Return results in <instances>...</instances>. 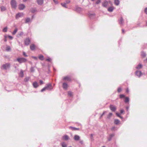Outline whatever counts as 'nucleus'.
<instances>
[{
	"label": "nucleus",
	"mask_w": 147,
	"mask_h": 147,
	"mask_svg": "<svg viewBox=\"0 0 147 147\" xmlns=\"http://www.w3.org/2000/svg\"><path fill=\"white\" fill-rule=\"evenodd\" d=\"M17 60L20 63L25 62L27 61L26 59L24 58H18L17 59Z\"/></svg>",
	"instance_id": "obj_1"
},
{
	"label": "nucleus",
	"mask_w": 147,
	"mask_h": 147,
	"mask_svg": "<svg viewBox=\"0 0 147 147\" xmlns=\"http://www.w3.org/2000/svg\"><path fill=\"white\" fill-rule=\"evenodd\" d=\"M10 67V65L9 64L7 63L3 65L1 67V68L3 69H7L9 68Z\"/></svg>",
	"instance_id": "obj_2"
},
{
	"label": "nucleus",
	"mask_w": 147,
	"mask_h": 147,
	"mask_svg": "<svg viewBox=\"0 0 147 147\" xmlns=\"http://www.w3.org/2000/svg\"><path fill=\"white\" fill-rule=\"evenodd\" d=\"M11 7L12 8L15 9L17 7L16 3L15 0H11Z\"/></svg>",
	"instance_id": "obj_3"
},
{
	"label": "nucleus",
	"mask_w": 147,
	"mask_h": 147,
	"mask_svg": "<svg viewBox=\"0 0 147 147\" xmlns=\"http://www.w3.org/2000/svg\"><path fill=\"white\" fill-rule=\"evenodd\" d=\"M45 87L46 90H51L53 89L51 84H47L46 86Z\"/></svg>",
	"instance_id": "obj_4"
},
{
	"label": "nucleus",
	"mask_w": 147,
	"mask_h": 147,
	"mask_svg": "<svg viewBox=\"0 0 147 147\" xmlns=\"http://www.w3.org/2000/svg\"><path fill=\"white\" fill-rule=\"evenodd\" d=\"M30 40L29 38H26L24 41L25 44L26 45H28L30 43Z\"/></svg>",
	"instance_id": "obj_5"
},
{
	"label": "nucleus",
	"mask_w": 147,
	"mask_h": 147,
	"mask_svg": "<svg viewBox=\"0 0 147 147\" xmlns=\"http://www.w3.org/2000/svg\"><path fill=\"white\" fill-rule=\"evenodd\" d=\"M109 107L112 111H115L116 110V107L113 105H110Z\"/></svg>",
	"instance_id": "obj_6"
},
{
	"label": "nucleus",
	"mask_w": 147,
	"mask_h": 147,
	"mask_svg": "<svg viewBox=\"0 0 147 147\" xmlns=\"http://www.w3.org/2000/svg\"><path fill=\"white\" fill-rule=\"evenodd\" d=\"M108 2L106 1H104L102 3V6L105 7H107V6Z\"/></svg>",
	"instance_id": "obj_7"
},
{
	"label": "nucleus",
	"mask_w": 147,
	"mask_h": 147,
	"mask_svg": "<svg viewBox=\"0 0 147 147\" xmlns=\"http://www.w3.org/2000/svg\"><path fill=\"white\" fill-rule=\"evenodd\" d=\"M23 15V14L22 13H19L17 14L16 15V19L19 18L22 16Z\"/></svg>",
	"instance_id": "obj_8"
},
{
	"label": "nucleus",
	"mask_w": 147,
	"mask_h": 147,
	"mask_svg": "<svg viewBox=\"0 0 147 147\" xmlns=\"http://www.w3.org/2000/svg\"><path fill=\"white\" fill-rule=\"evenodd\" d=\"M25 7V5L23 4H20L19 5L18 8L20 10H23Z\"/></svg>",
	"instance_id": "obj_9"
},
{
	"label": "nucleus",
	"mask_w": 147,
	"mask_h": 147,
	"mask_svg": "<svg viewBox=\"0 0 147 147\" xmlns=\"http://www.w3.org/2000/svg\"><path fill=\"white\" fill-rule=\"evenodd\" d=\"M135 74L139 77H140L142 75V72L140 71H136L135 72Z\"/></svg>",
	"instance_id": "obj_10"
},
{
	"label": "nucleus",
	"mask_w": 147,
	"mask_h": 147,
	"mask_svg": "<svg viewBox=\"0 0 147 147\" xmlns=\"http://www.w3.org/2000/svg\"><path fill=\"white\" fill-rule=\"evenodd\" d=\"M124 23V21L123 19V18L122 17H121L119 21V23L121 26L123 25V23Z\"/></svg>",
	"instance_id": "obj_11"
},
{
	"label": "nucleus",
	"mask_w": 147,
	"mask_h": 147,
	"mask_svg": "<svg viewBox=\"0 0 147 147\" xmlns=\"http://www.w3.org/2000/svg\"><path fill=\"white\" fill-rule=\"evenodd\" d=\"M68 87L67 84L65 83H64L63 84V87L65 90H66Z\"/></svg>",
	"instance_id": "obj_12"
},
{
	"label": "nucleus",
	"mask_w": 147,
	"mask_h": 147,
	"mask_svg": "<svg viewBox=\"0 0 147 147\" xmlns=\"http://www.w3.org/2000/svg\"><path fill=\"white\" fill-rule=\"evenodd\" d=\"M37 3L39 5H41L44 2V0H36Z\"/></svg>",
	"instance_id": "obj_13"
},
{
	"label": "nucleus",
	"mask_w": 147,
	"mask_h": 147,
	"mask_svg": "<svg viewBox=\"0 0 147 147\" xmlns=\"http://www.w3.org/2000/svg\"><path fill=\"white\" fill-rule=\"evenodd\" d=\"M80 138V136L77 135H75L74 137V140L76 141H78L79 140Z\"/></svg>",
	"instance_id": "obj_14"
},
{
	"label": "nucleus",
	"mask_w": 147,
	"mask_h": 147,
	"mask_svg": "<svg viewBox=\"0 0 147 147\" xmlns=\"http://www.w3.org/2000/svg\"><path fill=\"white\" fill-rule=\"evenodd\" d=\"M33 87L34 88H36L38 86V84L36 82H34L33 83Z\"/></svg>",
	"instance_id": "obj_15"
},
{
	"label": "nucleus",
	"mask_w": 147,
	"mask_h": 147,
	"mask_svg": "<svg viewBox=\"0 0 147 147\" xmlns=\"http://www.w3.org/2000/svg\"><path fill=\"white\" fill-rule=\"evenodd\" d=\"M32 21L30 18H27L25 19V23H27L31 22Z\"/></svg>",
	"instance_id": "obj_16"
},
{
	"label": "nucleus",
	"mask_w": 147,
	"mask_h": 147,
	"mask_svg": "<svg viewBox=\"0 0 147 147\" xmlns=\"http://www.w3.org/2000/svg\"><path fill=\"white\" fill-rule=\"evenodd\" d=\"M142 65L141 64H139L136 67V68L138 69H140L142 68Z\"/></svg>",
	"instance_id": "obj_17"
},
{
	"label": "nucleus",
	"mask_w": 147,
	"mask_h": 147,
	"mask_svg": "<svg viewBox=\"0 0 147 147\" xmlns=\"http://www.w3.org/2000/svg\"><path fill=\"white\" fill-rule=\"evenodd\" d=\"M30 48L32 50H34L35 48V45L34 44H32L30 46Z\"/></svg>",
	"instance_id": "obj_18"
},
{
	"label": "nucleus",
	"mask_w": 147,
	"mask_h": 147,
	"mask_svg": "<svg viewBox=\"0 0 147 147\" xmlns=\"http://www.w3.org/2000/svg\"><path fill=\"white\" fill-rule=\"evenodd\" d=\"M69 128L71 129V130H78L79 129V128H76L75 127H69Z\"/></svg>",
	"instance_id": "obj_19"
},
{
	"label": "nucleus",
	"mask_w": 147,
	"mask_h": 147,
	"mask_svg": "<svg viewBox=\"0 0 147 147\" xmlns=\"http://www.w3.org/2000/svg\"><path fill=\"white\" fill-rule=\"evenodd\" d=\"M115 134H113L110 135L109 138L108 139V140L110 141L111 140L112 138L114 136Z\"/></svg>",
	"instance_id": "obj_20"
},
{
	"label": "nucleus",
	"mask_w": 147,
	"mask_h": 147,
	"mask_svg": "<svg viewBox=\"0 0 147 147\" xmlns=\"http://www.w3.org/2000/svg\"><path fill=\"white\" fill-rule=\"evenodd\" d=\"M30 11L32 13H34L36 11V8H32L30 10Z\"/></svg>",
	"instance_id": "obj_21"
},
{
	"label": "nucleus",
	"mask_w": 147,
	"mask_h": 147,
	"mask_svg": "<svg viewBox=\"0 0 147 147\" xmlns=\"http://www.w3.org/2000/svg\"><path fill=\"white\" fill-rule=\"evenodd\" d=\"M19 76L22 77H23L24 76V73L23 70H21L20 73L19 74Z\"/></svg>",
	"instance_id": "obj_22"
},
{
	"label": "nucleus",
	"mask_w": 147,
	"mask_h": 147,
	"mask_svg": "<svg viewBox=\"0 0 147 147\" xmlns=\"http://www.w3.org/2000/svg\"><path fill=\"white\" fill-rule=\"evenodd\" d=\"M113 10V7H109L108 9V11L110 12H112Z\"/></svg>",
	"instance_id": "obj_23"
},
{
	"label": "nucleus",
	"mask_w": 147,
	"mask_h": 147,
	"mask_svg": "<svg viewBox=\"0 0 147 147\" xmlns=\"http://www.w3.org/2000/svg\"><path fill=\"white\" fill-rule=\"evenodd\" d=\"M63 139L65 140H67L69 139V137L67 135H65L63 136Z\"/></svg>",
	"instance_id": "obj_24"
},
{
	"label": "nucleus",
	"mask_w": 147,
	"mask_h": 147,
	"mask_svg": "<svg viewBox=\"0 0 147 147\" xmlns=\"http://www.w3.org/2000/svg\"><path fill=\"white\" fill-rule=\"evenodd\" d=\"M114 3L116 5H118L119 3V0H115Z\"/></svg>",
	"instance_id": "obj_25"
},
{
	"label": "nucleus",
	"mask_w": 147,
	"mask_h": 147,
	"mask_svg": "<svg viewBox=\"0 0 147 147\" xmlns=\"http://www.w3.org/2000/svg\"><path fill=\"white\" fill-rule=\"evenodd\" d=\"M63 80H67L68 81H70L71 79L68 76H66L64 78Z\"/></svg>",
	"instance_id": "obj_26"
},
{
	"label": "nucleus",
	"mask_w": 147,
	"mask_h": 147,
	"mask_svg": "<svg viewBox=\"0 0 147 147\" xmlns=\"http://www.w3.org/2000/svg\"><path fill=\"white\" fill-rule=\"evenodd\" d=\"M119 121L118 119H115L114 121V123L116 125H117L119 123Z\"/></svg>",
	"instance_id": "obj_27"
},
{
	"label": "nucleus",
	"mask_w": 147,
	"mask_h": 147,
	"mask_svg": "<svg viewBox=\"0 0 147 147\" xmlns=\"http://www.w3.org/2000/svg\"><path fill=\"white\" fill-rule=\"evenodd\" d=\"M1 11H4L6 10V8L3 6H2L1 7Z\"/></svg>",
	"instance_id": "obj_28"
},
{
	"label": "nucleus",
	"mask_w": 147,
	"mask_h": 147,
	"mask_svg": "<svg viewBox=\"0 0 147 147\" xmlns=\"http://www.w3.org/2000/svg\"><path fill=\"white\" fill-rule=\"evenodd\" d=\"M18 30V29L17 28H16L15 30H14V31H13V32L12 33V34L13 35H15L16 33L17 32Z\"/></svg>",
	"instance_id": "obj_29"
},
{
	"label": "nucleus",
	"mask_w": 147,
	"mask_h": 147,
	"mask_svg": "<svg viewBox=\"0 0 147 147\" xmlns=\"http://www.w3.org/2000/svg\"><path fill=\"white\" fill-rule=\"evenodd\" d=\"M39 58L40 60H43L44 59V57L42 55H40L39 57Z\"/></svg>",
	"instance_id": "obj_30"
},
{
	"label": "nucleus",
	"mask_w": 147,
	"mask_h": 147,
	"mask_svg": "<svg viewBox=\"0 0 147 147\" xmlns=\"http://www.w3.org/2000/svg\"><path fill=\"white\" fill-rule=\"evenodd\" d=\"M11 50V49L10 47L9 46H7L6 49V50L7 51H9Z\"/></svg>",
	"instance_id": "obj_31"
},
{
	"label": "nucleus",
	"mask_w": 147,
	"mask_h": 147,
	"mask_svg": "<svg viewBox=\"0 0 147 147\" xmlns=\"http://www.w3.org/2000/svg\"><path fill=\"white\" fill-rule=\"evenodd\" d=\"M129 98L127 97H126L125 100V102H128L129 101Z\"/></svg>",
	"instance_id": "obj_32"
},
{
	"label": "nucleus",
	"mask_w": 147,
	"mask_h": 147,
	"mask_svg": "<svg viewBox=\"0 0 147 147\" xmlns=\"http://www.w3.org/2000/svg\"><path fill=\"white\" fill-rule=\"evenodd\" d=\"M112 115V113H109L107 116V118L110 119Z\"/></svg>",
	"instance_id": "obj_33"
},
{
	"label": "nucleus",
	"mask_w": 147,
	"mask_h": 147,
	"mask_svg": "<svg viewBox=\"0 0 147 147\" xmlns=\"http://www.w3.org/2000/svg\"><path fill=\"white\" fill-rule=\"evenodd\" d=\"M30 71L32 72H33L34 71V67H31L30 68Z\"/></svg>",
	"instance_id": "obj_34"
},
{
	"label": "nucleus",
	"mask_w": 147,
	"mask_h": 147,
	"mask_svg": "<svg viewBox=\"0 0 147 147\" xmlns=\"http://www.w3.org/2000/svg\"><path fill=\"white\" fill-rule=\"evenodd\" d=\"M146 54L144 52H142L141 53V55L143 57H145L146 56Z\"/></svg>",
	"instance_id": "obj_35"
},
{
	"label": "nucleus",
	"mask_w": 147,
	"mask_h": 147,
	"mask_svg": "<svg viewBox=\"0 0 147 147\" xmlns=\"http://www.w3.org/2000/svg\"><path fill=\"white\" fill-rule=\"evenodd\" d=\"M88 15L89 16L91 17L92 16H95V14L94 13H91L90 12H89Z\"/></svg>",
	"instance_id": "obj_36"
},
{
	"label": "nucleus",
	"mask_w": 147,
	"mask_h": 147,
	"mask_svg": "<svg viewBox=\"0 0 147 147\" xmlns=\"http://www.w3.org/2000/svg\"><path fill=\"white\" fill-rule=\"evenodd\" d=\"M61 5H62V6L63 7H65V8H67V7L66 6V3H61Z\"/></svg>",
	"instance_id": "obj_37"
},
{
	"label": "nucleus",
	"mask_w": 147,
	"mask_h": 147,
	"mask_svg": "<svg viewBox=\"0 0 147 147\" xmlns=\"http://www.w3.org/2000/svg\"><path fill=\"white\" fill-rule=\"evenodd\" d=\"M61 145L62 147H66L67 145L65 143H63L61 144Z\"/></svg>",
	"instance_id": "obj_38"
},
{
	"label": "nucleus",
	"mask_w": 147,
	"mask_h": 147,
	"mask_svg": "<svg viewBox=\"0 0 147 147\" xmlns=\"http://www.w3.org/2000/svg\"><path fill=\"white\" fill-rule=\"evenodd\" d=\"M7 27H5L3 29V31L4 32H6L7 31Z\"/></svg>",
	"instance_id": "obj_39"
},
{
	"label": "nucleus",
	"mask_w": 147,
	"mask_h": 147,
	"mask_svg": "<svg viewBox=\"0 0 147 147\" xmlns=\"http://www.w3.org/2000/svg\"><path fill=\"white\" fill-rule=\"evenodd\" d=\"M29 80V77H26L24 81L25 82H28Z\"/></svg>",
	"instance_id": "obj_40"
},
{
	"label": "nucleus",
	"mask_w": 147,
	"mask_h": 147,
	"mask_svg": "<svg viewBox=\"0 0 147 147\" xmlns=\"http://www.w3.org/2000/svg\"><path fill=\"white\" fill-rule=\"evenodd\" d=\"M81 8L80 7H78L76 9V11H78L79 12H80V11H81Z\"/></svg>",
	"instance_id": "obj_41"
},
{
	"label": "nucleus",
	"mask_w": 147,
	"mask_h": 147,
	"mask_svg": "<svg viewBox=\"0 0 147 147\" xmlns=\"http://www.w3.org/2000/svg\"><path fill=\"white\" fill-rule=\"evenodd\" d=\"M46 60L50 62L51 61V58L49 57L48 58L46 59Z\"/></svg>",
	"instance_id": "obj_42"
},
{
	"label": "nucleus",
	"mask_w": 147,
	"mask_h": 147,
	"mask_svg": "<svg viewBox=\"0 0 147 147\" xmlns=\"http://www.w3.org/2000/svg\"><path fill=\"white\" fill-rule=\"evenodd\" d=\"M68 94L70 96H71L72 95V92L71 91H69L68 92Z\"/></svg>",
	"instance_id": "obj_43"
},
{
	"label": "nucleus",
	"mask_w": 147,
	"mask_h": 147,
	"mask_svg": "<svg viewBox=\"0 0 147 147\" xmlns=\"http://www.w3.org/2000/svg\"><path fill=\"white\" fill-rule=\"evenodd\" d=\"M125 96L123 94H121L120 95V98H122L125 97Z\"/></svg>",
	"instance_id": "obj_44"
},
{
	"label": "nucleus",
	"mask_w": 147,
	"mask_h": 147,
	"mask_svg": "<svg viewBox=\"0 0 147 147\" xmlns=\"http://www.w3.org/2000/svg\"><path fill=\"white\" fill-rule=\"evenodd\" d=\"M121 88L120 87L117 90V91H118V92H121Z\"/></svg>",
	"instance_id": "obj_45"
},
{
	"label": "nucleus",
	"mask_w": 147,
	"mask_h": 147,
	"mask_svg": "<svg viewBox=\"0 0 147 147\" xmlns=\"http://www.w3.org/2000/svg\"><path fill=\"white\" fill-rule=\"evenodd\" d=\"M46 90V88H45V87L44 88H42L41 90V92H44V91H45Z\"/></svg>",
	"instance_id": "obj_46"
},
{
	"label": "nucleus",
	"mask_w": 147,
	"mask_h": 147,
	"mask_svg": "<svg viewBox=\"0 0 147 147\" xmlns=\"http://www.w3.org/2000/svg\"><path fill=\"white\" fill-rule=\"evenodd\" d=\"M23 55L25 57H27L28 56V55L26 54V53L25 52H23Z\"/></svg>",
	"instance_id": "obj_47"
},
{
	"label": "nucleus",
	"mask_w": 147,
	"mask_h": 147,
	"mask_svg": "<svg viewBox=\"0 0 147 147\" xmlns=\"http://www.w3.org/2000/svg\"><path fill=\"white\" fill-rule=\"evenodd\" d=\"M101 2V0H98L96 2V3L97 4H98L99 3H100Z\"/></svg>",
	"instance_id": "obj_48"
},
{
	"label": "nucleus",
	"mask_w": 147,
	"mask_h": 147,
	"mask_svg": "<svg viewBox=\"0 0 147 147\" xmlns=\"http://www.w3.org/2000/svg\"><path fill=\"white\" fill-rule=\"evenodd\" d=\"M70 1L69 0H67L66 1V4H68L70 2Z\"/></svg>",
	"instance_id": "obj_49"
},
{
	"label": "nucleus",
	"mask_w": 147,
	"mask_h": 147,
	"mask_svg": "<svg viewBox=\"0 0 147 147\" xmlns=\"http://www.w3.org/2000/svg\"><path fill=\"white\" fill-rule=\"evenodd\" d=\"M39 82H40V84H43V81L41 80H40Z\"/></svg>",
	"instance_id": "obj_50"
},
{
	"label": "nucleus",
	"mask_w": 147,
	"mask_h": 147,
	"mask_svg": "<svg viewBox=\"0 0 147 147\" xmlns=\"http://www.w3.org/2000/svg\"><path fill=\"white\" fill-rule=\"evenodd\" d=\"M32 58H33V59H34L36 60H37V58L36 57L32 56Z\"/></svg>",
	"instance_id": "obj_51"
},
{
	"label": "nucleus",
	"mask_w": 147,
	"mask_h": 147,
	"mask_svg": "<svg viewBox=\"0 0 147 147\" xmlns=\"http://www.w3.org/2000/svg\"><path fill=\"white\" fill-rule=\"evenodd\" d=\"M53 1L56 4L58 3V2L56 0H53Z\"/></svg>",
	"instance_id": "obj_52"
},
{
	"label": "nucleus",
	"mask_w": 147,
	"mask_h": 147,
	"mask_svg": "<svg viewBox=\"0 0 147 147\" xmlns=\"http://www.w3.org/2000/svg\"><path fill=\"white\" fill-rule=\"evenodd\" d=\"M105 112H106L105 111H104V112L102 114V115H101V116H100V118H101V117H102V116L104 115L105 114Z\"/></svg>",
	"instance_id": "obj_53"
},
{
	"label": "nucleus",
	"mask_w": 147,
	"mask_h": 147,
	"mask_svg": "<svg viewBox=\"0 0 147 147\" xmlns=\"http://www.w3.org/2000/svg\"><path fill=\"white\" fill-rule=\"evenodd\" d=\"M120 113H116V115L118 116V117H119L120 115Z\"/></svg>",
	"instance_id": "obj_54"
},
{
	"label": "nucleus",
	"mask_w": 147,
	"mask_h": 147,
	"mask_svg": "<svg viewBox=\"0 0 147 147\" xmlns=\"http://www.w3.org/2000/svg\"><path fill=\"white\" fill-rule=\"evenodd\" d=\"M8 37L10 39H13V37L11 36H8Z\"/></svg>",
	"instance_id": "obj_55"
},
{
	"label": "nucleus",
	"mask_w": 147,
	"mask_h": 147,
	"mask_svg": "<svg viewBox=\"0 0 147 147\" xmlns=\"http://www.w3.org/2000/svg\"><path fill=\"white\" fill-rule=\"evenodd\" d=\"M124 112V111L123 110V109H122L121 110H120V113L121 114H122V113L123 112Z\"/></svg>",
	"instance_id": "obj_56"
},
{
	"label": "nucleus",
	"mask_w": 147,
	"mask_h": 147,
	"mask_svg": "<svg viewBox=\"0 0 147 147\" xmlns=\"http://www.w3.org/2000/svg\"><path fill=\"white\" fill-rule=\"evenodd\" d=\"M23 34V32H21L19 34V35L20 36H22Z\"/></svg>",
	"instance_id": "obj_57"
},
{
	"label": "nucleus",
	"mask_w": 147,
	"mask_h": 147,
	"mask_svg": "<svg viewBox=\"0 0 147 147\" xmlns=\"http://www.w3.org/2000/svg\"><path fill=\"white\" fill-rule=\"evenodd\" d=\"M145 12L146 14H147V7L145 8Z\"/></svg>",
	"instance_id": "obj_58"
},
{
	"label": "nucleus",
	"mask_w": 147,
	"mask_h": 147,
	"mask_svg": "<svg viewBox=\"0 0 147 147\" xmlns=\"http://www.w3.org/2000/svg\"><path fill=\"white\" fill-rule=\"evenodd\" d=\"M115 127H113L111 128V130L112 131H113L115 130Z\"/></svg>",
	"instance_id": "obj_59"
},
{
	"label": "nucleus",
	"mask_w": 147,
	"mask_h": 147,
	"mask_svg": "<svg viewBox=\"0 0 147 147\" xmlns=\"http://www.w3.org/2000/svg\"><path fill=\"white\" fill-rule=\"evenodd\" d=\"M6 36H5V39H4V41L5 42H6L7 41V40L6 39Z\"/></svg>",
	"instance_id": "obj_60"
},
{
	"label": "nucleus",
	"mask_w": 147,
	"mask_h": 147,
	"mask_svg": "<svg viewBox=\"0 0 147 147\" xmlns=\"http://www.w3.org/2000/svg\"><path fill=\"white\" fill-rule=\"evenodd\" d=\"M90 136H91V138H92V137H93V135L92 134H91L90 135Z\"/></svg>",
	"instance_id": "obj_61"
},
{
	"label": "nucleus",
	"mask_w": 147,
	"mask_h": 147,
	"mask_svg": "<svg viewBox=\"0 0 147 147\" xmlns=\"http://www.w3.org/2000/svg\"><path fill=\"white\" fill-rule=\"evenodd\" d=\"M122 33H124V32H125V30L124 29H122Z\"/></svg>",
	"instance_id": "obj_62"
},
{
	"label": "nucleus",
	"mask_w": 147,
	"mask_h": 147,
	"mask_svg": "<svg viewBox=\"0 0 147 147\" xmlns=\"http://www.w3.org/2000/svg\"><path fill=\"white\" fill-rule=\"evenodd\" d=\"M34 16H32V20H32V19L34 18Z\"/></svg>",
	"instance_id": "obj_63"
},
{
	"label": "nucleus",
	"mask_w": 147,
	"mask_h": 147,
	"mask_svg": "<svg viewBox=\"0 0 147 147\" xmlns=\"http://www.w3.org/2000/svg\"><path fill=\"white\" fill-rule=\"evenodd\" d=\"M126 109L127 110L129 109V107H126Z\"/></svg>",
	"instance_id": "obj_64"
}]
</instances>
